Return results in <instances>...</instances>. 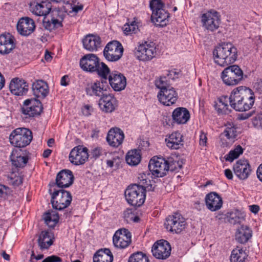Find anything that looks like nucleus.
<instances>
[{
	"mask_svg": "<svg viewBox=\"0 0 262 262\" xmlns=\"http://www.w3.org/2000/svg\"><path fill=\"white\" fill-rule=\"evenodd\" d=\"M205 201L207 208L212 211L220 209L223 205L222 198L215 192H211L207 194Z\"/></svg>",
	"mask_w": 262,
	"mask_h": 262,
	"instance_id": "cd10ccee",
	"label": "nucleus"
},
{
	"mask_svg": "<svg viewBox=\"0 0 262 262\" xmlns=\"http://www.w3.org/2000/svg\"><path fill=\"white\" fill-rule=\"evenodd\" d=\"M225 175L229 180H232L233 179L232 172L229 169H226L225 170Z\"/></svg>",
	"mask_w": 262,
	"mask_h": 262,
	"instance_id": "680f3d73",
	"label": "nucleus"
},
{
	"mask_svg": "<svg viewBox=\"0 0 262 262\" xmlns=\"http://www.w3.org/2000/svg\"><path fill=\"white\" fill-rule=\"evenodd\" d=\"M214 62L221 67L234 62L237 58V49L230 42H223L213 50Z\"/></svg>",
	"mask_w": 262,
	"mask_h": 262,
	"instance_id": "7ed1b4c3",
	"label": "nucleus"
},
{
	"mask_svg": "<svg viewBox=\"0 0 262 262\" xmlns=\"http://www.w3.org/2000/svg\"><path fill=\"white\" fill-rule=\"evenodd\" d=\"M254 88L259 93L262 92V79H258L254 83Z\"/></svg>",
	"mask_w": 262,
	"mask_h": 262,
	"instance_id": "4d7b16f0",
	"label": "nucleus"
},
{
	"mask_svg": "<svg viewBox=\"0 0 262 262\" xmlns=\"http://www.w3.org/2000/svg\"><path fill=\"white\" fill-rule=\"evenodd\" d=\"M45 223L50 228H53L59 221V216L57 212L53 210H49L43 213L42 215Z\"/></svg>",
	"mask_w": 262,
	"mask_h": 262,
	"instance_id": "e433bc0d",
	"label": "nucleus"
},
{
	"mask_svg": "<svg viewBox=\"0 0 262 262\" xmlns=\"http://www.w3.org/2000/svg\"><path fill=\"white\" fill-rule=\"evenodd\" d=\"M182 167V162L174 161L172 158L165 160L163 158L154 157L148 164L149 171L156 177H164L168 170H178Z\"/></svg>",
	"mask_w": 262,
	"mask_h": 262,
	"instance_id": "f03ea898",
	"label": "nucleus"
},
{
	"mask_svg": "<svg viewBox=\"0 0 262 262\" xmlns=\"http://www.w3.org/2000/svg\"><path fill=\"white\" fill-rule=\"evenodd\" d=\"M43 107L41 103L36 99L26 100L21 107V112L26 117H34L39 116L42 112Z\"/></svg>",
	"mask_w": 262,
	"mask_h": 262,
	"instance_id": "f8f14e48",
	"label": "nucleus"
},
{
	"mask_svg": "<svg viewBox=\"0 0 262 262\" xmlns=\"http://www.w3.org/2000/svg\"><path fill=\"white\" fill-rule=\"evenodd\" d=\"M222 135L233 142L236 136V128L233 124L229 123L226 126V129Z\"/></svg>",
	"mask_w": 262,
	"mask_h": 262,
	"instance_id": "79ce46f5",
	"label": "nucleus"
},
{
	"mask_svg": "<svg viewBox=\"0 0 262 262\" xmlns=\"http://www.w3.org/2000/svg\"><path fill=\"white\" fill-rule=\"evenodd\" d=\"M49 192L51 195V203L54 209L62 210L70 205L72 196L69 191L63 189H54L52 192V188H50Z\"/></svg>",
	"mask_w": 262,
	"mask_h": 262,
	"instance_id": "0eeeda50",
	"label": "nucleus"
},
{
	"mask_svg": "<svg viewBox=\"0 0 262 262\" xmlns=\"http://www.w3.org/2000/svg\"><path fill=\"white\" fill-rule=\"evenodd\" d=\"M182 135L179 132H174L165 139L167 146L173 149H178L183 145Z\"/></svg>",
	"mask_w": 262,
	"mask_h": 262,
	"instance_id": "72a5a7b5",
	"label": "nucleus"
},
{
	"mask_svg": "<svg viewBox=\"0 0 262 262\" xmlns=\"http://www.w3.org/2000/svg\"><path fill=\"white\" fill-rule=\"evenodd\" d=\"M155 85L156 87L163 90V89L171 88L170 84L168 82L166 76H161L158 79L155 80Z\"/></svg>",
	"mask_w": 262,
	"mask_h": 262,
	"instance_id": "49530a36",
	"label": "nucleus"
},
{
	"mask_svg": "<svg viewBox=\"0 0 262 262\" xmlns=\"http://www.w3.org/2000/svg\"><path fill=\"white\" fill-rule=\"evenodd\" d=\"M35 28L33 20L29 17L21 18L17 25L18 32L22 35L28 36L31 34Z\"/></svg>",
	"mask_w": 262,
	"mask_h": 262,
	"instance_id": "a878e982",
	"label": "nucleus"
},
{
	"mask_svg": "<svg viewBox=\"0 0 262 262\" xmlns=\"http://www.w3.org/2000/svg\"><path fill=\"white\" fill-rule=\"evenodd\" d=\"M88 149L80 145L73 148L69 155V160L75 165L83 164L88 160Z\"/></svg>",
	"mask_w": 262,
	"mask_h": 262,
	"instance_id": "dca6fc26",
	"label": "nucleus"
},
{
	"mask_svg": "<svg viewBox=\"0 0 262 262\" xmlns=\"http://www.w3.org/2000/svg\"><path fill=\"white\" fill-rule=\"evenodd\" d=\"M207 140L206 134L202 132L200 136V144L202 146H206Z\"/></svg>",
	"mask_w": 262,
	"mask_h": 262,
	"instance_id": "13d9d810",
	"label": "nucleus"
},
{
	"mask_svg": "<svg viewBox=\"0 0 262 262\" xmlns=\"http://www.w3.org/2000/svg\"><path fill=\"white\" fill-rule=\"evenodd\" d=\"M135 22H132L130 25L127 24V25H125V27H126L124 29V31L125 33H136V28L135 26Z\"/></svg>",
	"mask_w": 262,
	"mask_h": 262,
	"instance_id": "603ef678",
	"label": "nucleus"
},
{
	"mask_svg": "<svg viewBox=\"0 0 262 262\" xmlns=\"http://www.w3.org/2000/svg\"><path fill=\"white\" fill-rule=\"evenodd\" d=\"M171 248L170 244L165 240H160L155 243L151 252L153 256L159 259H166L170 255Z\"/></svg>",
	"mask_w": 262,
	"mask_h": 262,
	"instance_id": "2eb2a0df",
	"label": "nucleus"
},
{
	"mask_svg": "<svg viewBox=\"0 0 262 262\" xmlns=\"http://www.w3.org/2000/svg\"><path fill=\"white\" fill-rule=\"evenodd\" d=\"M108 79L110 85L115 91H120L124 89L126 86L125 77L117 71H113L110 73Z\"/></svg>",
	"mask_w": 262,
	"mask_h": 262,
	"instance_id": "5701e85b",
	"label": "nucleus"
},
{
	"mask_svg": "<svg viewBox=\"0 0 262 262\" xmlns=\"http://www.w3.org/2000/svg\"><path fill=\"white\" fill-rule=\"evenodd\" d=\"M52 234L48 231H42L37 240L38 244L41 250L48 249L53 244L51 239Z\"/></svg>",
	"mask_w": 262,
	"mask_h": 262,
	"instance_id": "58836bf2",
	"label": "nucleus"
},
{
	"mask_svg": "<svg viewBox=\"0 0 262 262\" xmlns=\"http://www.w3.org/2000/svg\"><path fill=\"white\" fill-rule=\"evenodd\" d=\"M74 180V177L72 172L69 169H63L57 173L56 182L52 185H57L61 188H67L72 185Z\"/></svg>",
	"mask_w": 262,
	"mask_h": 262,
	"instance_id": "aec40b11",
	"label": "nucleus"
},
{
	"mask_svg": "<svg viewBox=\"0 0 262 262\" xmlns=\"http://www.w3.org/2000/svg\"><path fill=\"white\" fill-rule=\"evenodd\" d=\"M110 74V70L108 68V72L105 74V75L104 76H102V75H99L101 78L102 79L101 81H97L96 82H102L103 83V85L107 86V88L108 87V85H107V76L108 74Z\"/></svg>",
	"mask_w": 262,
	"mask_h": 262,
	"instance_id": "bf43d9fd",
	"label": "nucleus"
},
{
	"mask_svg": "<svg viewBox=\"0 0 262 262\" xmlns=\"http://www.w3.org/2000/svg\"><path fill=\"white\" fill-rule=\"evenodd\" d=\"M185 219L179 212H175L166 219L164 225L170 232L180 233L186 227Z\"/></svg>",
	"mask_w": 262,
	"mask_h": 262,
	"instance_id": "9d476101",
	"label": "nucleus"
},
{
	"mask_svg": "<svg viewBox=\"0 0 262 262\" xmlns=\"http://www.w3.org/2000/svg\"><path fill=\"white\" fill-rule=\"evenodd\" d=\"M76 0H73L72 3L71 5L72 11H70L71 12H75L77 13L79 11H81L83 9V5L82 4L76 5Z\"/></svg>",
	"mask_w": 262,
	"mask_h": 262,
	"instance_id": "09e8293b",
	"label": "nucleus"
},
{
	"mask_svg": "<svg viewBox=\"0 0 262 262\" xmlns=\"http://www.w3.org/2000/svg\"><path fill=\"white\" fill-rule=\"evenodd\" d=\"M134 214L132 212L131 209H126L123 212L124 218L128 222L133 219Z\"/></svg>",
	"mask_w": 262,
	"mask_h": 262,
	"instance_id": "3c124183",
	"label": "nucleus"
},
{
	"mask_svg": "<svg viewBox=\"0 0 262 262\" xmlns=\"http://www.w3.org/2000/svg\"><path fill=\"white\" fill-rule=\"evenodd\" d=\"M45 59L47 61H50L52 59V56L48 51L46 52Z\"/></svg>",
	"mask_w": 262,
	"mask_h": 262,
	"instance_id": "774afa93",
	"label": "nucleus"
},
{
	"mask_svg": "<svg viewBox=\"0 0 262 262\" xmlns=\"http://www.w3.org/2000/svg\"><path fill=\"white\" fill-rule=\"evenodd\" d=\"M51 152L52 150L49 149H46L44 150L42 156L45 158H48L50 154H51Z\"/></svg>",
	"mask_w": 262,
	"mask_h": 262,
	"instance_id": "338daca9",
	"label": "nucleus"
},
{
	"mask_svg": "<svg viewBox=\"0 0 262 262\" xmlns=\"http://www.w3.org/2000/svg\"><path fill=\"white\" fill-rule=\"evenodd\" d=\"M33 94L37 98H45L49 93L47 83L43 80H37L34 82L32 86Z\"/></svg>",
	"mask_w": 262,
	"mask_h": 262,
	"instance_id": "2f4dec72",
	"label": "nucleus"
},
{
	"mask_svg": "<svg viewBox=\"0 0 262 262\" xmlns=\"http://www.w3.org/2000/svg\"><path fill=\"white\" fill-rule=\"evenodd\" d=\"M81 68L87 72H97L99 75L104 76L108 72V67L104 62L99 63L98 58L93 54H88L80 59Z\"/></svg>",
	"mask_w": 262,
	"mask_h": 262,
	"instance_id": "20e7f679",
	"label": "nucleus"
},
{
	"mask_svg": "<svg viewBox=\"0 0 262 262\" xmlns=\"http://www.w3.org/2000/svg\"><path fill=\"white\" fill-rule=\"evenodd\" d=\"M5 82V78L3 75L0 73V90L4 86Z\"/></svg>",
	"mask_w": 262,
	"mask_h": 262,
	"instance_id": "69168bd1",
	"label": "nucleus"
},
{
	"mask_svg": "<svg viewBox=\"0 0 262 262\" xmlns=\"http://www.w3.org/2000/svg\"><path fill=\"white\" fill-rule=\"evenodd\" d=\"M255 99V95L251 89L240 86L232 90L229 102L230 106L236 111L245 112L252 108Z\"/></svg>",
	"mask_w": 262,
	"mask_h": 262,
	"instance_id": "f257e3e1",
	"label": "nucleus"
},
{
	"mask_svg": "<svg viewBox=\"0 0 262 262\" xmlns=\"http://www.w3.org/2000/svg\"><path fill=\"white\" fill-rule=\"evenodd\" d=\"M15 48L14 38L10 33L0 35V54H8Z\"/></svg>",
	"mask_w": 262,
	"mask_h": 262,
	"instance_id": "4be33fe9",
	"label": "nucleus"
},
{
	"mask_svg": "<svg viewBox=\"0 0 262 262\" xmlns=\"http://www.w3.org/2000/svg\"><path fill=\"white\" fill-rule=\"evenodd\" d=\"M247 256L245 250L237 246L232 251L230 261L231 262H244Z\"/></svg>",
	"mask_w": 262,
	"mask_h": 262,
	"instance_id": "ea45409f",
	"label": "nucleus"
},
{
	"mask_svg": "<svg viewBox=\"0 0 262 262\" xmlns=\"http://www.w3.org/2000/svg\"><path fill=\"white\" fill-rule=\"evenodd\" d=\"M233 169L236 176L242 180L247 179L252 171L249 162L245 159L238 160L233 165Z\"/></svg>",
	"mask_w": 262,
	"mask_h": 262,
	"instance_id": "a211bd4d",
	"label": "nucleus"
},
{
	"mask_svg": "<svg viewBox=\"0 0 262 262\" xmlns=\"http://www.w3.org/2000/svg\"><path fill=\"white\" fill-rule=\"evenodd\" d=\"M98 104L103 112L111 113L118 106V101L114 95L106 93L100 98Z\"/></svg>",
	"mask_w": 262,
	"mask_h": 262,
	"instance_id": "6ab92c4d",
	"label": "nucleus"
},
{
	"mask_svg": "<svg viewBox=\"0 0 262 262\" xmlns=\"http://www.w3.org/2000/svg\"><path fill=\"white\" fill-rule=\"evenodd\" d=\"M150 7L152 11L151 20L156 25L164 27L168 23L169 13L163 9L164 3L161 0H151Z\"/></svg>",
	"mask_w": 262,
	"mask_h": 262,
	"instance_id": "39448f33",
	"label": "nucleus"
},
{
	"mask_svg": "<svg viewBox=\"0 0 262 262\" xmlns=\"http://www.w3.org/2000/svg\"><path fill=\"white\" fill-rule=\"evenodd\" d=\"M107 92V86L103 85L102 82H95L88 84L85 88V92L90 96H97L101 97Z\"/></svg>",
	"mask_w": 262,
	"mask_h": 262,
	"instance_id": "c85d7f7f",
	"label": "nucleus"
},
{
	"mask_svg": "<svg viewBox=\"0 0 262 262\" xmlns=\"http://www.w3.org/2000/svg\"><path fill=\"white\" fill-rule=\"evenodd\" d=\"M123 48L121 43L117 40L109 42L103 50V55L108 61L115 62L119 60L122 56Z\"/></svg>",
	"mask_w": 262,
	"mask_h": 262,
	"instance_id": "9b49d317",
	"label": "nucleus"
},
{
	"mask_svg": "<svg viewBox=\"0 0 262 262\" xmlns=\"http://www.w3.org/2000/svg\"><path fill=\"white\" fill-rule=\"evenodd\" d=\"M244 72L236 64L229 66L221 73V78L226 85L234 86L238 84L243 79Z\"/></svg>",
	"mask_w": 262,
	"mask_h": 262,
	"instance_id": "1a4fd4ad",
	"label": "nucleus"
},
{
	"mask_svg": "<svg viewBox=\"0 0 262 262\" xmlns=\"http://www.w3.org/2000/svg\"><path fill=\"white\" fill-rule=\"evenodd\" d=\"M244 220L243 217L235 216V217H232L229 219V222L233 224H239L241 226V223Z\"/></svg>",
	"mask_w": 262,
	"mask_h": 262,
	"instance_id": "864d4df0",
	"label": "nucleus"
},
{
	"mask_svg": "<svg viewBox=\"0 0 262 262\" xmlns=\"http://www.w3.org/2000/svg\"><path fill=\"white\" fill-rule=\"evenodd\" d=\"M8 187L4 185H0V196H2L4 193H6V190Z\"/></svg>",
	"mask_w": 262,
	"mask_h": 262,
	"instance_id": "0e129e2a",
	"label": "nucleus"
},
{
	"mask_svg": "<svg viewBox=\"0 0 262 262\" xmlns=\"http://www.w3.org/2000/svg\"><path fill=\"white\" fill-rule=\"evenodd\" d=\"M250 211L254 214H256L259 210V207L257 205H252L249 206Z\"/></svg>",
	"mask_w": 262,
	"mask_h": 262,
	"instance_id": "052dcab7",
	"label": "nucleus"
},
{
	"mask_svg": "<svg viewBox=\"0 0 262 262\" xmlns=\"http://www.w3.org/2000/svg\"><path fill=\"white\" fill-rule=\"evenodd\" d=\"M113 260V255L107 248L99 250L93 256V262H112Z\"/></svg>",
	"mask_w": 262,
	"mask_h": 262,
	"instance_id": "c9c22d12",
	"label": "nucleus"
},
{
	"mask_svg": "<svg viewBox=\"0 0 262 262\" xmlns=\"http://www.w3.org/2000/svg\"><path fill=\"white\" fill-rule=\"evenodd\" d=\"M128 262H149V260L145 254L138 251L130 255Z\"/></svg>",
	"mask_w": 262,
	"mask_h": 262,
	"instance_id": "37998d69",
	"label": "nucleus"
},
{
	"mask_svg": "<svg viewBox=\"0 0 262 262\" xmlns=\"http://www.w3.org/2000/svg\"><path fill=\"white\" fill-rule=\"evenodd\" d=\"M11 92L16 96L26 94L28 90V85L25 80L19 78L12 79L9 84Z\"/></svg>",
	"mask_w": 262,
	"mask_h": 262,
	"instance_id": "b1692460",
	"label": "nucleus"
},
{
	"mask_svg": "<svg viewBox=\"0 0 262 262\" xmlns=\"http://www.w3.org/2000/svg\"><path fill=\"white\" fill-rule=\"evenodd\" d=\"M252 123L255 127L262 129V114L257 115L253 119Z\"/></svg>",
	"mask_w": 262,
	"mask_h": 262,
	"instance_id": "de8ad7c7",
	"label": "nucleus"
},
{
	"mask_svg": "<svg viewBox=\"0 0 262 262\" xmlns=\"http://www.w3.org/2000/svg\"><path fill=\"white\" fill-rule=\"evenodd\" d=\"M101 154V149L99 147H96L92 150L91 156L95 159L98 158Z\"/></svg>",
	"mask_w": 262,
	"mask_h": 262,
	"instance_id": "6e6d98bb",
	"label": "nucleus"
},
{
	"mask_svg": "<svg viewBox=\"0 0 262 262\" xmlns=\"http://www.w3.org/2000/svg\"><path fill=\"white\" fill-rule=\"evenodd\" d=\"M42 262H62V259L56 255L48 256Z\"/></svg>",
	"mask_w": 262,
	"mask_h": 262,
	"instance_id": "8fccbe9b",
	"label": "nucleus"
},
{
	"mask_svg": "<svg viewBox=\"0 0 262 262\" xmlns=\"http://www.w3.org/2000/svg\"><path fill=\"white\" fill-rule=\"evenodd\" d=\"M172 118L177 124H185L190 119V113L185 107H177L172 112Z\"/></svg>",
	"mask_w": 262,
	"mask_h": 262,
	"instance_id": "c756f323",
	"label": "nucleus"
},
{
	"mask_svg": "<svg viewBox=\"0 0 262 262\" xmlns=\"http://www.w3.org/2000/svg\"><path fill=\"white\" fill-rule=\"evenodd\" d=\"M21 149H15L10 156L12 164L16 167H24L28 162V158L26 156H21Z\"/></svg>",
	"mask_w": 262,
	"mask_h": 262,
	"instance_id": "f704fd0d",
	"label": "nucleus"
},
{
	"mask_svg": "<svg viewBox=\"0 0 262 262\" xmlns=\"http://www.w3.org/2000/svg\"><path fill=\"white\" fill-rule=\"evenodd\" d=\"M201 22L206 30L214 31L219 28L220 25V15L215 10L208 11L202 15Z\"/></svg>",
	"mask_w": 262,
	"mask_h": 262,
	"instance_id": "ddd939ff",
	"label": "nucleus"
},
{
	"mask_svg": "<svg viewBox=\"0 0 262 262\" xmlns=\"http://www.w3.org/2000/svg\"><path fill=\"white\" fill-rule=\"evenodd\" d=\"M124 138L123 131L120 128H111L106 137V140L110 145L113 147H118L122 143Z\"/></svg>",
	"mask_w": 262,
	"mask_h": 262,
	"instance_id": "bb28decb",
	"label": "nucleus"
},
{
	"mask_svg": "<svg viewBox=\"0 0 262 262\" xmlns=\"http://www.w3.org/2000/svg\"><path fill=\"white\" fill-rule=\"evenodd\" d=\"M84 48L91 52L97 51L100 47L101 39L98 36L89 34L82 40Z\"/></svg>",
	"mask_w": 262,
	"mask_h": 262,
	"instance_id": "7c9ffc66",
	"label": "nucleus"
},
{
	"mask_svg": "<svg viewBox=\"0 0 262 262\" xmlns=\"http://www.w3.org/2000/svg\"><path fill=\"white\" fill-rule=\"evenodd\" d=\"M257 176L259 180L262 182V163L260 165L257 170Z\"/></svg>",
	"mask_w": 262,
	"mask_h": 262,
	"instance_id": "e2e57ef3",
	"label": "nucleus"
},
{
	"mask_svg": "<svg viewBox=\"0 0 262 262\" xmlns=\"http://www.w3.org/2000/svg\"><path fill=\"white\" fill-rule=\"evenodd\" d=\"M243 152V148L238 145L235 148L230 151V152L226 155L225 160L227 161L232 162L234 159H237Z\"/></svg>",
	"mask_w": 262,
	"mask_h": 262,
	"instance_id": "c03bdc74",
	"label": "nucleus"
},
{
	"mask_svg": "<svg viewBox=\"0 0 262 262\" xmlns=\"http://www.w3.org/2000/svg\"><path fill=\"white\" fill-rule=\"evenodd\" d=\"M252 236V230L250 228L244 225H241L237 229L235 233V239L239 243L244 244Z\"/></svg>",
	"mask_w": 262,
	"mask_h": 262,
	"instance_id": "473e14b6",
	"label": "nucleus"
},
{
	"mask_svg": "<svg viewBox=\"0 0 262 262\" xmlns=\"http://www.w3.org/2000/svg\"><path fill=\"white\" fill-rule=\"evenodd\" d=\"M43 26L44 28L50 31L55 29L58 27H61L62 24L60 21L55 18H52L51 21L49 20H46V18L43 20Z\"/></svg>",
	"mask_w": 262,
	"mask_h": 262,
	"instance_id": "a18cd8bd",
	"label": "nucleus"
},
{
	"mask_svg": "<svg viewBox=\"0 0 262 262\" xmlns=\"http://www.w3.org/2000/svg\"><path fill=\"white\" fill-rule=\"evenodd\" d=\"M131 233L126 229L123 228L117 230L113 236V243L116 247L124 249L131 243Z\"/></svg>",
	"mask_w": 262,
	"mask_h": 262,
	"instance_id": "f3484780",
	"label": "nucleus"
},
{
	"mask_svg": "<svg viewBox=\"0 0 262 262\" xmlns=\"http://www.w3.org/2000/svg\"><path fill=\"white\" fill-rule=\"evenodd\" d=\"M51 8V3L48 1L41 3L33 2L30 5V11L37 16H46L49 13Z\"/></svg>",
	"mask_w": 262,
	"mask_h": 262,
	"instance_id": "393cba45",
	"label": "nucleus"
},
{
	"mask_svg": "<svg viewBox=\"0 0 262 262\" xmlns=\"http://www.w3.org/2000/svg\"><path fill=\"white\" fill-rule=\"evenodd\" d=\"M33 139L32 132L27 128H17L9 136L10 143L14 146L21 148L30 144Z\"/></svg>",
	"mask_w": 262,
	"mask_h": 262,
	"instance_id": "6e6552de",
	"label": "nucleus"
},
{
	"mask_svg": "<svg viewBox=\"0 0 262 262\" xmlns=\"http://www.w3.org/2000/svg\"><path fill=\"white\" fill-rule=\"evenodd\" d=\"M141 159V150L133 149L129 151L126 156L127 163L131 166H136L140 162Z\"/></svg>",
	"mask_w": 262,
	"mask_h": 262,
	"instance_id": "4c0bfd02",
	"label": "nucleus"
},
{
	"mask_svg": "<svg viewBox=\"0 0 262 262\" xmlns=\"http://www.w3.org/2000/svg\"><path fill=\"white\" fill-rule=\"evenodd\" d=\"M146 175L144 173L140 174V176L139 177L140 179V182L137 185H141L142 186L145 187V189H146L145 184L147 185V180L145 178Z\"/></svg>",
	"mask_w": 262,
	"mask_h": 262,
	"instance_id": "5fc2aeb1",
	"label": "nucleus"
},
{
	"mask_svg": "<svg viewBox=\"0 0 262 262\" xmlns=\"http://www.w3.org/2000/svg\"><path fill=\"white\" fill-rule=\"evenodd\" d=\"M158 97L159 101L166 106L174 104L178 99V94L172 87L160 90Z\"/></svg>",
	"mask_w": 262,
	"mask_h": 262,
	"instance_id": "412c9836",
	"label": "nucleus"
},
{
	"mask_svg": "<svg viewBox=\"0 0 262 262\" xmlns=\"http://www.w3.org/2000/svg\"><path fill=\"white\" fill-rule=\"evenodd\" d=\"M156 54V47L152 42H145L136 48L135 54L140 60L148 61L152 59Z\"/></svg>",
	"mask_w": 262,
	"mask_h": 262,
	"instance_id": "4468645a",
	"label": "nucleus"
},
{
	"mask_svg": "<svg viewBox=\"0 0 262 262\" xmlns=\"http://www.w3.org/2000/svg\"><path fill=\"white\" fill-rule=\"evenodd\" d=\"M219 103L216 106V109L219 113L227 114L230 111L228 108V101L229 98L227 96H222L219 99Z\"/></svg>",
	"mask_w": 262,
	"mask_h": 262,
	"instance_id": "a19ab883",
	"label": "nucleus"
},
{
	"mask_svg": "<svg viewBox=\"0 0 262 262\" xmlns=\"http://www.w3.org/2000/svg\"><path fill=\"white\" fill-rule=\"evenodd\" d=\"M125 196L128 204L136 207L143 204L146 198V189L144 186L136 184L129 186L125 191Z\"/></svg>",
	"mask_w": 262,
	"mask_h": 262,
	"instance_id": "423d86ee",
	"label": "nucleus"
}]
</instances>
